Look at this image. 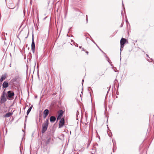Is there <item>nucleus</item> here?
Returning <instances> with one entry per match:
<instances>
[{
  "label": "nucleus",
  "instance_id": "1",
  "mask_svg": "<svg viewBox=\"0 0 154 154\" xmlns=\"http://www.w3.org/2000/svg\"><path fill=\"white\" fill-rule=\"evenodd\" d=\"M19 81V76L17 75L12 79L9 82V84L11 86L15 85L17 84Z\"/></svg>",
  "mask_w": 154,
  "mask_h": 154
},
{
  "label": "nucleus",
  "instance_id": "2",
  "mask_svg": "<svg viewBox=\"0 0 154 154\" xmlns=\"http://www.w3.org/2000/svg\"><path fill=\"white\" fill-rule=\"evenodd\" d=\"M48 123V120L47 119L42 124L41 131L42 134L44 133L47 130Z\"/></svg>",
  "mask_w": 154,
  "mask_h": 154
},
{
  "label": "nucleus",
  "instance_id": "3",
  "mask_svg": "<svg viewBox=\"0 0 154 154\" xmlns=\"http://www.w3.org/2000/svg\"><path fill=\"white\" fill-rule=\"evenodd\" d=\"M8 95L6 96L7 99L11 100H13L14 98V93L12 92L11 91H9L7 92Z\"/></svg>",
  "mask_w": 154,
  "mask_h": 154
},
{
  "label": "nucleus",
  "instance_id": "4",
  "mask_svg": "<svg viewBox=\"0 0 154 154\" xmlns=\"http://www.w3.org/2000/svg\"><path fill=\"white\" fill-rule=\"evenodd\" d=\"M6 94L5 91H4L2 94V95L0 97V103L2 104H3L5 103L7 100V98H6Z\"/></svg>",
  "mask_w": 154,
  "mask_h": 154
},
{
  "label": "nucleus",
  "instance_id": "5",
  "mask_svg": "<svg viewBox=\"0 0 154 154\" xmlns=\"http://www.w3.org/2000/svg\"><path fill=\"white\" fill-rule=\"evenodd\" d=\"M65 121L64 119L63 118L61 119L60 121L59 122V128H62L64 124Z\"/></svg>",
  "mask_w": 154,
  "mask_h": 154
},
{
  "label": "nucleus",
  "instance_id": "6",
  "mask_svg": "<svg viewBox=\"0 0 154 154\" xmlns=\"http://www.w3.org/2000/svg\"><path fill=\"white\" fill-rule=\"evenodd\" d=\"M35 44L34 42L33 38L32 37V41L31 44V49L33 53H34L35 52Z\"/></svg>",
  "mask_w": 154,
  "mask_h": 154
},
{
  "label": "nucleus",
  "instance_id": "7",
  "mask_svg": "<svg viewBox=\"0 0 154 154\" xmlns=\"http://www.w3.org/2000/svg\"><path fill=\"white\" fill-rule=\"evenodd\" d=\"M127 40L126 39L122 38L120 42V45H122V47L124 46Z\"/></svg>",
  "mask_w": 154,
  "mask_h": 154
},
{
  "label": "nucleus",
  "instance_id": "8",
  "mask_svg": "<svg viewBox=\"0 0 154 154\" xmlns=\"http://www.w3.org/2000/svg\"><path fill=\"white\" fill-rule=\"evenodd\" d=\"M63 112L62 110H60V111L59 113L58 114V116L57 118V120L60 119H61V117L63 116Z\"/></svg>",
  "mask_w": 154,
  "mask_h": 154
},
{
  "label": "nucleus",
  "instance_id": "9",
  "mask_svg": "<svg viewBox=\"0 0 154 154\" xmlns=\"http://www.w3.org/2000/svg\"><path fill=\"white\" fill-rule=\"evenodd\" d=\"M49 112V111L48 109H45L43 113L44 114V118H45L48 115Z\"/></svg>",
  "mask_w": 154,
  "mask_h": 154
},
{
  "label": "nucleus",
  "instance_id": "10",
  "mask_svg": "<svg viewBox=\"0 0 154 154\" xmlns=\"http://www.w3.org/2000/svg\"><path fill=\"white\" fill-rule=\"evenodd\" d=\"M7 76V74H5L2 75L0 79V81L1 82H2L4 80H5Z\"/></svg>",
  "mask_w": 154,
  "mask_h": 154
},
{
  "label": "nucleus",
  "instance_id": "11",
  "mask_svg": "<svg viewBox=\"0 0 154 154\" xmlns=\"http://www.w3.org/2000/svg\"><path fill=\"white\" fill-rule=\"evenodd\" d=\"M9 86L8 83L6 82L5 81L3 83L2 87L3 88H7Z\"/></svg>",
  "mask_w": 154,
  "mask_h": 154
},
{
  "label": "nucleus",
  "instance_id": "12",
  "mask_svg": "<svg viewBox=\"0 0 154 154\" xmlns=\"http://www.w3.org/2000/svg\"><path fill=\"white\" fill-rule=\"evenodd\" d=\"M56 119V117L54 116H51L50 118V121L51 122H54Z\"/></svg>",
  "mask_w": 154,
  "mask_h": 154
},
{
  "label": "nucleus",
  "instance_id": "13",
  "mask_svg": "<svg viewBox=\"0 0 154 154\" xmlns=\"http://www.w3.org/2000/svg\"><path fill=\"white\" fill-rule=\"evenodd\" d=\"M12 114V113L8 112L6 113V114L5 116V117H8L10 116Z\"/></svg>",
  "mask_w": 154,
  "mask_h": 154
},
{
  "label": "nucleus",
  "instance_id": "14",
  "mask_svg": "<svg viewBox=\"0 0 154 154\" xmlns=\"http://www.w3.org/2000/svg\"><path fill=\"white\" fill-rule=\"evenodd\" d=\"M87 35L90 36L91 38V36L89 34H86L85 35V36L86 37V40L87 41H89L90 40V38H88V37H87Z\"/></svg>",
  "mask_w": 154,
  "mask_h": 154
},
{
  "label": "nucleus",
  "instance_id": "15",
  "mask_svg": "<svg viewBox=\"0 0 154 154\" xmlns=\"http://www.w3.org/2000/svg\"><path fill=\"white\" fill-rule=\"evenodd\" d=\"M32 106H30L29 108L28 109V110L27 111V115H28L29 113L30 112L31 109H32Z\"/></svg>",
  "mask_w": 154,
  "mask_h": 154
},
{
  "label": "nucleus",
  "instance_id": "16",
  "mask_svg": "<svg viewBox=\"0 0 154 154\" xmlns=\"http://www.w3.org/2000/svg\"><path fill=\"white\" fill-rule=\"evenodd\" d=\"M51 138H49L46 141V144H49L50 141H51Z\"/></svg>",
  "mask_w": 154,
  "mask_h": 154
},
{
  "label": "nucleus",
  "instance_id": "17",
  "mask_svg": "<svg viewBox=\"0 0 154 154\" xmlns=\"http://www.w3.org/2000/svg\"><path fill=\"white\" fill-rule=\"evenodd\" d=\"M71 42H73V44H74V45H75V46L78 47V45L75 42H74V41L73 40H71Z\"/></svg>",
  "mask_w": 154,
  "mask_h": 154
},
{
  "label": "nucleus",
  "instance_id": "18",
  "mask_svg": "<svg viewBox=\"0 0 154 154\" xmlns=\"http://www.w3.org/2000/svg\"><path fill=\"white\" fill-rule=\"evenodd\" d=\"M124 47V46H123V47H122V45L120 46V50L121 52V51L122 50H123V49ZM121 53V52H120V54Z\"/></svg>",
  "mask_w": 154,
  "mask_h": 154
},
{
  "label": "nucleus",
  "instance_id": "19",
  "mask_svg": "<svg viewBox=\"0 0 154 154\" xmlns=\"http://www.w3.org/2000/svg\"><path fill=\"white\" fill-rule=\"evenodd\" d=\"M105 54V57L107 58V60L108 61V62H109V58H108V57Z\"/></svg>",
  "mask_w": 154,
  "mask_h": 154
},
{
  "label": "nucleus",
  "instance_id": "20",
  "mask_svg": "<svg viewBox=\"0 0 154 154\" xmlns=\"http://www.w3.org/2000/svg\"><path fill=\"white\" fill-rule=\"evenodd\" d=\"M79 112H78V111H77V113H76V115H77V117L78 118V114H79Z\"/></svg>",
  "mask_w": 154,
  "mask_h": 154
},
{
  "label": "nucleus",
  "instance_id": "21",
  "mask_svg": "<svg viewBox=\"0 0 154 154\" xmlns=\"http://www.w3.org/2000/svg\"><path fill=\"white\" fill-rule=\"evenodd\" d=\"M92 41L94 44H95L99 48L98 46H97V44L93 40H92Z\"/></svg>",
  "mask_w": 154,
  "mask_h": 154
},
{
  "label": "nucleus",
  "instance_id": "22",
  "mask_svg": "<svg viewBox=\"0 0 154 154\" xmlns=\"http://www.w3.org/2000/svg\"><path fill=\"white\" fill-rule=\"evenodd\" d=\"M86 19L87 20V23L88 22V16L87 15H86Z\"/></svg>",
  "mask_w": 154,
  "mask_h": 154
},
{
  "label": "nucleus",
  "instance_id": "23",
  "mask_svg": "<svg viewBox=\"0 0 154 154\" xmlns=\"http://www.w3.org/2000/svg\"><path fill=\"white\" fill-rule=\"evenodd\" d=\"M90 143H88L87 144V148H88V147L89 146V145H90Z\"/></svg>",
  "mask_w": 154,
  "mask_h": 154
},
{
  "label": "nucleus",
  "instance_id": "24",
  "mask_svg": "<svg viewBox=\"0 0 154 154\" xmlns=\"http://www.w3.org/2000/svg\"><path fill=\"white\" fill-rule=\"evenodd\" d=\"M122 6H123V7L124 8V10H125V8L124 7V5L122 2Z\"/></svg>",
  "mask_w": 154,
  "mask_h": 154
},
{
  "label": "nucleus",
  "instance_id": "25",
  "mask_svg": "<svg viewBox=\"0 0 154 154\" xmlns=\"http://www.w3.org/2000/svg\"><path fill=\"white\" fill-rule=\"evenodd\" d=\"M84 81V80L83 79L82 80V85H83Z\"/></svg>",
  "mask_w": 154,
  "mask_h": 154
},
{
  "label": "nucleus",
  "instance_id": "26",
  "mask_svg": "<svg viewBox=\"0 0 154 154\" xmlns=\"http://www.w3.org/2000/svg\"><path fill=\"white\" fill-rule=\"evenodd\" d=\"M123 26V24H122L121 26H120V27H122Z\"/></svg>",
  "mask_w": 154,
  "mask_h": 154
},
{
  "label": "nucleus",
  "instance_id": "27",
  "mask_svg": "<svg viewBox=\"0 0 154 154\" xmlns=\"http://www.w3.org/2000/svg\"><path fill=\"white\" fill-rule=\"evenodd\" d=\"M99 48V49H100V50L101 51H102V52H103V53H104L103 52V51H102L101 50V49H100V48Z\"/></svg>",
  "mask_w": 154,
  "mask_h": 154
},
{
  "label": "nucleus",
  "instance_id": "28",
  "mask_svg": "<svg viewBox=\"0 0 154 154\" xmlns=\"http://www.w3.org/2000/svg\"><path fill=\"white\" fill-rule=\"evenodd\" d=\"M9 66H10V67H11V63H10V64L9 65Z\"/></svg>",
  "mask_w": 154,
  "mask_h": 154
},
{
  "label": "nucleus",
  "instance_id": "29",
  "mask_svg": "<svg viewBox=\"0 0 154 154\" xmlns=\"http://www.w3.org/2000/svg\"><path fill=\"white\" fill-rule=\"evenodd\" d=\"M146 56L148 57L149 58V57L148 55L147 54H146Z\"/></svg>",
  "mask_w": 154,
  "mask_h": 154
},
{
  "label": "nucleus",
  "instance_id": "30",
  "mask_svg": "<svg viewBox=\"0 0 154 154\" xmlns=\"http://www.w3.org/2000/svg\"><path fill=\"white\" fill-rule=\"evenodd\" d=\"M113 146H114V145H115V143L114 142H113Z\"/></svg>",
  "mask_w": 154,
  "mask_h": 154
},
{
  "label": "nucleus",
  "instance_id": "31",
  "mask_svg": "<svg viewBox=\"0 0 154 154\" xmlns=\"http://www.w3.org/2000/svg\"><path fill=\"white\" fill-rule=\"evenodd\" d=\"M86 53H87V54H88V51H86Z\"/></svg>",
  "mask_w": 154,
  "mask_h": 154
},
{
  "label": "nucleus",
  "instance_id": "32",
  "mask_svg": "<svg viewBox=\"0 0 154 154\" xmlns=\"http://www.w3.org/2000/svg\"><path fill=\"white\" fill-rule=\"evenodd\" d=\"M79 48H81V46H80L79 47Z\"/></svg>",
  "mask_w": 154,
  "mask_h": 154
},
{
  "label": "nucleus",
  "instance_id": "33",
  "mask_svg": "<svg viewBox=\"0 0 154 154\" xmlns=\"http://www.w3.org/2000/svg\"><path fill=\"white\" fill-rule=\"evenodd\" d=\"M80 97H82V95H81V94H80Z\"/></svg>",
  "mask_w": 154,
  "mask_h": 154
},
{
  "label": "nucleus",
  "instance_id": "34",
  "mask_svg": "<svg viewBox=\"0 0 154 154\" xmlns=\"http://www.w3.org/2000/svg\"><path fill=\"white\" fill-rule=\"evenodd\" d=\"M24 128H25V125H24Z\"/></svg>",
  "mask_w": 154,
  "mask_h": 154
},
{
  "label": "nucleus",
  "instance_id": "35",
  "mask_svg": "<svg viewBox=\"0 0 154 154\" xmlns=\"http://www.w3.org/2000/svg\"><path fill=\"white\" fill-rule=\"evenodd\" d=\"M82 50L84 51V48H82Z\"/></svg>",
  "mask_w": 154,
  "mask_h": 154
},
{
  "label": "nucleus",
  "instance_id": "36",
  "mask_svg": "<svg viewBox=\"0 0 154 154\" xmlns=\"http://www.w3.org/2000/svg\"><path fill=\"white\" fill-rule=\"evenodd\" d=\"M110 88H109V90H108V91H109V89H110Z\"/></svg>",
  "mask_w": 154,
  "mask_h": 154
},
{
  "label": "nucleus",
  "instance_id": "37",
  "mask_svg": "<svg viewBox=\"0 0 154 154\" xmlns=\"http://www.w3.org/2000/svg\"><path fill=\"white\" fill-rule=\"evenodd\" d=\"M81 93L82 94V91Z\"/></svg>",
  "mask_w": 154,
  "mask_h": 154
},
{
  "label": "nucleus",
  "instance_id": "38",
  "mask_svg": "<svg viewBox=\"0 0 154 154\" xmlns=\"http://www.w3.org/2000/svg\"><path fill=\"white\" fill-rule=\"evenodd\" d=\"M126 22H128V21L126 20Z\"/></svg>",
  "mask_w": 154,
  "mask_h": 154
},
{
  "label": "nucleus",
  "instance_id": "39",
  "mask_svg": "<svg viewBox=\"0 0 154 154\" xmlns=\"http://www.w3.org/2000/svg\"><path fill=\"white\" fill-rule=\"evenodd\" d=\"M113 152H114V150H113Z\"/></svg>",
  "mask_w": 154,
  "mask_h": 154
}]
</instances>
